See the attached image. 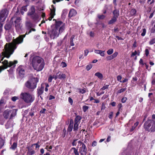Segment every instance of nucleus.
<instances>
[{
    "mask_svg": "<svg viewBox=\"0 0 155 155\" xmlns=\"http://www.w3.org/2000/svg\"><path fill=\"white\" fill-rule=\"evenodd\" d=\"M67 64H66L64 62H62L61 63V66L62 67V68H64L67 66Z\"/></svg>",
    "mask_w": 155,
    "mask_h": 155,
    "instance_id": "obj_47",
    "label": "nucleus"
},
{
    "mask_svg": "<svg viewBox=\"0 0 155 155\" xmlns=\"http://www.w3.org/2000/svg\"><path fill=\"white\" fill-rule=\"evenodd\" d=\"M117 18L113 17L109 21L108 24H111L114 23L117 21Z\"/></svg>",
    "mask_w": 155,
    "mask_h": 155,
    "instance_id": "obj_28",
    "label": "nucleus"
},
{
    "mask_svg": "<svg viewBox=\"0 0 155 155\" xmlns=\"http://www.w3.org/2000/svg\"><path fill=\"white\" fill-rule=\"evenodd\" d=\"M155 43V38L151 39L149 42V44L151 45Z\"/></svg>",
    "mask_w": 155,
    "mask_h": 155,
    "instance_id": "obj_36",
    "label": "nucleus"
},
{
    "mask_svg": "<svg viewBox=\"0 0 155 155\" xmlns=\"http://www.w3.org/2000/svg\"><path fill=\"white\" fill-rule=\"evenodd\" d=\"M17 142H14L12 145L11 147H10V148L14 150L17 148Z\"/></svg>",
    "mask_w": 155,
    "mask_h": 155,
    "instance_id": "obj_30",
    "label": "nucleus"
},
{
    "mask_svg": "<svg viewBox=\"0 0 155 155\" xmlns=\"http://www.w3.org/2000/svg\"><path fill=\"white\" fill-rule=\"evenodd\" d=\"M31 147H28L27 148L28 150V152L27 153V155H33L35 153V151L31 148Z\"/></svg>",
    "mask_w": 155,
    "mask_h": 155,
    "instance_id": "obj_17",
    "label": "nucleus"
},
{
    "mask_svg": "<svg viewBox=\"0 0 155 155\" xmlns=\"http://www.w3.org/2000/svg\"><path fill=\"white\" fill-rule=\"evenodd\" d=\"M25 35H20L16 39H13L12 42L6 43L5 45L2 55H4V57L9 58L17 48V45L23 42V38L25 37Z\"/></svg>",
    "mask_w": 155,
    "mask_h": 155,
    "instance_id": "obj_1",
    "label": "nucleus"
},
{
    "mask_svg": "<svg viewBox=\"0 0 155 155\" xmlns=\"http://www.w3.org/2000/svg\"><path fill=\"white\" fill-rule=\"evenodd\" d=\"M145 54H146V55L147 56H148V55L149 54V50L148 49H145Z\"/></svg>",
    "mask_w": 155,
    "mask_h": 155,
    "instance_id": "obj_56",
    "label": "nucleus"
},
{
    "mask_svg": "<svg viewBox=\"0 0 155 155\" xmlns=\"http://www.w3.org/2000/svg\"><path fill=\"white\" fill-rule=\"evenodd\" d=\"M78 140V139H74L72 143V145L73 146H76L77 144V143L78 142H77Z\"/></svg>",
    "mask_w": 155,
    "mask_h": 155,
    "instance_id": "obj_33",
    "label": "nucleus"
},
{
    "mask_svg": "<svg viewBox=\"0 0 155 155\" xmlns=\"http://www.w3.org/2000/svg\"><path fill=\"white\" fill-rule=\"evenodd\" d=\"M71 150V151L73 150V152L72 153V154H74L75 155H79V153L78 151V150L75 147H72Z\"/></svg>",
    "mask_w": 155,
    "mask_h": 155,
    "instance_id": "obj_23",
    "label": "nucleus"
},
{
    "mask_svg": "<svg viewBox=\"0 0 155 155\" xmlns=\"http://www.w3.org/2000/svg\"><path fill=\"white\" fill-rule=\"evenodd\" d=\"M106 108L105 104L104 103H102L101 105V110H104Z\"/></svg>",
    "mask_w": 155,
    "mask_h": 155,
    "instance_id": "obj_48",
    "label": "nucleus"
},
{
    "mask_svg": "<svg viewBox=\"0 0 155 155\" xmlns=\"http://www.w3.org/2000/svg\"><path fill=\"white\" fill-rule=\"evenodd\" d=\"M57 78L61 80H63L66 78V75L62 73L61 72H59L57 73Z\"/></svg>",
    "mask_w": 155,
    "mask_h": 155,
    "instance_id": "obj_16",
    "label": "nucleus"
},
{
    "mask_svg": "<svg viewBox=\"0 0 155 155\" xmlns=\"http://www.w3.org/2000/svg\"><path fill=\"white\" fill-rule=\"evenodd\" d=\"M32 64L34 69L37 71H41L45 66L44 60L38 56L34 57L32 61Z\"/></svg>",
    "mask_w": 155,
    "mask_h": 155,
    "instance_id": "obj_2",
    "label": "nucleus"
},
{
    "mask_svg": "<svg viewBox=\"0 0 155 155\" xmlns=\"http://www.w3.org/2000/svg\"><path fill=\"white\" fill-rule=\"evenodd\" d=\"M78 124H74L73 128V130L74 131L76 132L78 129Z\"/></svg>",
    "mask_w": 155,
    "mask_h": 155,
    "instance_id": "obj_31",
    "label": "nucleus"
},
{
    "mask_svg": "<svg viewBox=\"0 0 155 155\" xmlns=\"http://www.w3.org/2000/svg\"><path fill=\"white\" fill-rule=\"evenodd\" d=\"M44 87H43L41 85L40 87H38L37 89L38 96H40V97L41 98V99H42V98L41 95L44 92Z\"/></svg>",
    "mask_w": 155,
    "mask_h": 155,
    "instance_id": "obj_15",
    "label": "nucleus"
},
{
    "mask_svg": "<svg viewBox=\"0 0 155 155\" xmlns=\"http://www.w3.org/2000/svg\"><path fill=\"white\" fill-rule=\"evenodd\" d=\"M5 142L3 139L0 137V149H1L4 145Z\"/></svg>",
    "mask_w": 155,
    "mask_h": 155,
    "instance_id": "obj_29",
    "label": "nucleus"
},
{
    "mask_svg": "<svg viewBox=\"0 0 155 155\" xmlns=\"http://www.w3.org/2000/svg\"><path fill=\"white\" fill-rule=\"evenodd\" d=\"M75 36L74 35H72L71 37L70 38V44L71 46H73L74 45V38Z\"/></svg>",
    "mask_w": 155,
    "mask_h": 155,
    "instance_id": "obj_25",
    "label": "nucleus"
},
{
    "mask_svg": "<svg viewBox=\"0 0 155 155\" xmlns=\"http://www.w3.org/2000/svg\"><path fill=\"white\" fill-rule=\"evenodd\" d=\"M151 32L152 33H155V24L154 25V27L151 28Z\"/></svg>",
    "mask_w": 155,
    "mask_h": 155,
    "instance_id": "obj_54",
    "label": "nucleus"
},
{
    "mask_svg": "<svg viewBox=\"0 0 155 155\" xmlns=\"http://www.w3.org/2000/svg\"><path fill=\"white\" fill-rule=\"evenodd\" d=\"M118 54L117 52H115L112 55L107 57L106 59L107 60H111L116 58Z\"/></svg>",
    "mask_w": 155,
    "mask_h": 155,
    "instance_id": "obj_18",
    "label": "nucleus"
},
{
    "mask_svg": "<svg viewBox=\"0 0 155 155\" xmlns=\"http://www.w3.org/2000/svg\"><path fill=\"white\" fill-rule=\"evenodd\" d=\"M32 18L36 20L38 18V16L36 14H34L32 16Z\"/></svg>",
    "mask_w": 155,
    "mask_h": 155,
    "instance_id": "obj_53",
    "label": "nucleus"
},
{
    "mask_svg": "<svg viewBox=\"0 0 155 155\" xmlns=\"http://www.w3.org/2000/svg\"><path fill=\"white\" fill-rule=\"evenodd\" d=\"M17 63L18 61L16 60H15L13 61H10L8 62L7 60H5L2 62L3 66H0V73L2 71L5 69H6L8 67H15L16 64H17Z\"/></svg>",
    "mask_w": 155,
    "mask_h": 155,
    "instance_id": "obj_5",
    "label": "nucleus"
},
{
    "mask_svg": "<svg viewBox=\"0 0 155 155\" xmlns=\"http://www.w3.org/2000/svg\"><path fill=\"white\" fill-rule=\"evenodd\" d=\"M35 9L34 6H31L29 10V12L28 13V15H34V13L35 12Z\"/></svg>",
    "mask_w": 155,
    "mask_h": 155,
    "instance_id": "obj_21",
    "label": "nucleus"
},
{
    "mask_svg": "<svg viewBox=\"0 0 155 155\" xmlns=\"http://www.w3.org/2000/svg\"><path fill=\"white\" fill-rule=\"evenodd\" d=\"M94 75L95 76H97L100 79H102L103 78V75L102 74L99 72H97L95 73Z\"/></svg>",
    "mask_w": 155,
    "mask_h": 155,
    "instance_id": "obj_26",
    "label": "nucleus"
},
{
    "mask_svg": "<svg viewBox=\"0 0 155 155\" xmlns=\"http://www.w3.org/2000/svg\"><path fill=\"white\" fill-rule=\"evenodd\" d=\"M51 13L50 16L48 19L50 21H51L54 18V16L55 15V8L53 5H51V8H50Z\"/></svg>",
    "mask_w": 155,
    "mask_h": 155,
    "instance_id": "obj_14",
    "label": "nucleus"
},
{
    "mask_svg": "<svg viewBox=\"0 0 155 155\" xmlns=\"http://www.w3.org/2000/svg\"><path fill=\"white\" fill-rule=\"evenodd\" d=\"M32 31H35V28H32L30 30H29V31L28 32V33H27V32L26 33V34H29Z\"/></svg>",
    "mask_w": 155,
    "mask_h": 155,
    "instance_id": "obj_57",
    "label": "nucleus"
},
{
    "mask_svg": "<svg viewBox=\"0 0 155 155\" xmlns=\"http://www.w3.org/2000/svg\"><path fill=\"white\" fill-rule=\"evenodd\" d=\"M127 100V98L126 97H124L122 98L121 99V102L122 103H125L126 101Z\"/></svg>",
    "mask_w": 155,
    "mask_h": 155,
    "instance_id": "obj_50",
    "label": "nucleus"
},
{
    "mask_svg": "<svg viewBox=\"0 0 155 155\" xmlns=\"http://www.w3.org/2000/svg\"><path fill=\"white\" fill-rule=\"evenodd\" d=\"M89 107L88 106L84 105L82 107V109L84 112H86L87 110L89 109Z\"/></svg>",
    "mask_w": 155,
    "mask_h": 155,
    "instance_id": "obj_34",
    "label": "nucleus"
},
{
    "mask_svg": "<svg viewBox=\"0 0 155 155\" xmlns=\"http://www.w3.org/2000/svg\"><path fill=\"white\" fill-rule=\"evenodd\" d=\"M78 147L79 148V152L81 155H86L87 153V148L84 144L81 141H78Z\"/></svg>",
    "mask_w": 155,
    "mask_h": 155,
    "instance_id": "obj_8",
    "label": "nucleus"
},
{
    "mask_svg": "<svg viewBox=\"0 0 155 155\" xmlns=\"http://www.w3.org/2000/svg\"><path fill=\"white\" fill-rule=\"evenodd\" d=\"M17 111V109H12L10 110H6L3 113V116L6 119L8 118L11 119L16 115Z\"/></svg>",
    "mask_w": 155,
    "mask_h": 155,
    "instance_id": "obj_6",
    "label": "nucleus"
},
{
    "mask_svg": "<svg viewBox=\"0 0 155 155\" xmlns=\"http://www.w3.org/2000/svg\"><path fill=\"white\" fill-rule=\"evenodd\" d=\"M38 82L37 78H33L25 83L26 86L30 89H34L36 87L37 84Z\"/></svg>",
    "mask_w": 155,
    "mask_h": 155,
    "instance_id": "obj_7",
    "label": "nucleus"
},
{
    "mask_svg": "<svg viewBox=\"0 0 155 155\" xmlns=\"http://www.w3.org/2000/svg\"><path fill=\"white\" fill-rule=\"evenodd\" d=\"M109 86V85H106L105 86H103L102 88H101L100 90H104L105 89L107 88Z\"/></svg>",
    "mask_w": 155,
    "mask_h": 155,
    "instance_id": "obj_46",
    "label": "nucleus"
},
{
    "mask_svg": "<svg viewBox=\"0 0 155 155\" xmlns=\"http://www.w3.org/2000/svg\"><path fill=\"white\" fill-rule=\"evenodd\" d=\"M121 79H122V77H121V76L118 75L117 76V79L118 81H120V82H121Z\"/></svg>",
    "mask_w": 155,
    "mask_h": 155,
    "instance_id": "obj_51",
    "label": "nucleus"
},
{
    "mask_svg": "<svg viewBox=\"0 0 155 155\" xmlns=\"http://www.w3.org/2000/svg\"><path fill=\"white\" fill-rule=\"evenodd\" d=\"M139 63L140 64H141L142 65H143L145 64V63H144L143 62V60L142 59H140L139 61Z\"/></svg>",
    "mask_w": 155,
    "mask_h": 155,
    "instance_id": "obj_63",
    "label": "nucleus"
},
{
    "mask_svg": "<svg viewBox=\"0 0 155 155\" xmlns=\"http://www.w3.org/2000/svg\"><path fill=\"white\" fill-rule=\"evenodd\" d=\"M94 52L96 54H99L102 57H104V56L105 51H104L95 50L94 51Z\"/></svg>",
    "mask_w": 155,
    "mask_h": 155,
    "instance_id": "obj_20",
    "label": "nucleus"
},
{
    "mask_svg": "<svg viewBox=\"0 0 155 155\" xmlns=\"http://www.w3.org/2000/svg\"><path fill=\"white\" fill-rule=\"evenodd\" d=\"M130 13L131 15L133 16L136 14V11L135 9H132L130 11Z\"/></svg>",
    "mask_w": 155,
    "mask_h": 155,
    "instance_id": "obj_32",
    "label": "nucleus"
},
{
    "mask_svg": "<svg viewBox=\"0 0 155 155\" xmlns=\"http://www.w3.org/2000/svg\"><path fill=\"white\" fill-rule=\"evenodd\" d=\"M97 144V142L96 141H94L93 142V143H92V146L93 147L95 146H96Z\"/></svg>",
    "mask_w": 155,
    "mask_h": 155,
    "instance_id": "obj_59",
    "label": "nucleus"
},
{
    "mask_svg": "<svg viewBox=\"0 0 155 155\" xmlns=\"http://www.w3.org/2000/svg\"><path fill=\"white\" fill-rule=\"evenodd\" d=\"M68 101L72 105L73 102V101L72 99L70 97H68Z\"/></svg>",
    "mask_w": 155,
    "mask_h": 155,
    "instance_id": "obj_55",
    "label": "nucleus"
},
{
    "mask_svg": "<svg viewBox=\"0 0 155 155\" xmlns=\"http://www.w3.org/2000/svg\"><path fill=\"white\" fill-rule=\"evenodd\" d=\"M11 25L9 24H6L5 26V29L6 30H8L10 28Z\"/></svg>",
    "mask_w": 155,
    "mask_h": 155,
    "instance_id": "obj_39",
    "label": "nucleus"
},
{
    "mask_svg": "<svg viewBox=\"0 0 155 155\" xmlns=\"http://www.w3.org/2000/svg\"><path fill=\"white\" fill-rule=\"evenodd\" d=\"M114 52V50L113 49L111 48L108 50L107 51V53L108 55H111V54Z\"/></svg>",
    "mask_w": 155,
    "mask_h": 155,
    "instance_id": "obj_37",
    "label": "nucleus"
},
{
    "mask_svg": "<svg viewBox=\"0 0 155 155\" xmlns=\"http://www.w3.org/2000/svg\"><path fill=\"white\" fill-rule=\"evenodd\" d=\"M10 123H11L9 120L8 121V122H7V124H6V127L7 128H8L11 126V124H10Z\"/></svg>",
    "mask_w": 155,
    "mask_h": 155,
    "instance_id": "obj_43",
    "label": "nucleus"
},
{
    "mask_svg": "<svg viewBox=\"0 0 155 155\" xmlns=\"http://www.w3.org/2000/svg\"><path fill=\"white\" fill-rule=\"evenodd\" d=\"M58 30L56 28H53L48 31V34L51 39H54L57 38L59 36L60 33Z\"/></svg>",
    "mask_w": 155,
    "mask_h": 155,
    "instance_id": "obj_9",
    "label": "nucleus"
},
{
    "mask_svg": "<svg viewBox=\"0 0 155 155\" xmlns=\"http://www.w3.org/2000/svg\"><path fill=\"white\" fill-rule=\"evenodd\" d=\"M82 118L80 116H77L74 119V124H79Z\"/></svg>",
    "mask_w": 155,
    "mask_h": 155,
    "instance_id": "obj_22",
    "label": "nucleus"
},
{
    "mask_svg": "<svg viewBox=\"0 0 155 155\" xmlns=\"http://www.w3.org/2000/svg\"><path fill=\"white\" fill-rule=\"evenodd\" d=\"M136 54H137L138 55H140V52H139L138 53L136 51H135L134 52H133L132 53L131 56L132 57L133 56H135V55H136Z\"/></svg>",
    "mask_w": 155,
    "mask_h": 155,
    "instance_id": "obj_44",
    "label": "nucleus"
},
{
    "mask_svg": "<svg viewBox=\"0 0 155 155\" xmlns=\"http://www.w3.org/2000/svg\"><path fill=\"white\" fill-rule=\"evenodd\" d=\"M20 98L24 102L28 104H31L35 100L34 96L28 92H22L20 94Z\"/></svg>",
    "mask_w": 155,
    "mask_h": 155,
    "instance_id": "obj_3",
    "label": "nucleus"
},
{
    "mask_svg": "<svg viewBox=\"0 0 155 155\" xmlns=\"http://www.w3.org/2000/svg\"><path fill=\"white\" fill-rule=\"evenodd\" d=\"M21 20L20 18L18 17L15 21V28L16 30L18 31L21 28V26L20 23Z\"/></svg>",
    "mask_w": 155,
    "mask_h": 155,
    "instance_id": "obj_12",
    "label": "nucleus"
},
{
    "mask_svg": "<svg viewBox=\"0 0 155 155\" xmlns=\"http://www.w3.org/2000/svg\"><path fill=\"white\" fill-rule=\"evenodd\" d=\"M17 71L20 76L21 77L24 76L25 73V68L24 66L22 65L19 66L17 68Z\"/></svg>",
    "mask_w": 155,
    "mask_h": 155,
    "instance_id": "obj_13",
    "label": "nucleus"
},
{
    "mask_svg": "<svg viewBox=\"0 0 155 155\" xmlns=\"http://www.w3.org/2000/svg\"><path fill=\"white\" fill-rule=\"evenodd\" d=\"M52 76L50 75L48 78V81L49 82H51L52 81V80L53 79Z\"/></svg>",
    "mask_w": 155,
    "mask_h": 155,
    "instance_id": "obj_52",
    "label": "nucleus"
},
{
    "mask_svg": "<svg viewBox=\"0 0 155 155\" xmlns=\"http://www.w3.org/2000/svg\"><path fill=\"white\" fill-rule=\"evenodd\" d=\"M122 107V105L121 104V103L119 104H118V110H120V109L121 108V107Z\"/></svg>",
    "mask_w": 155,
    "mask_h": 155,
    "instance_id": "obj_64",
    "label": "nucleus"
},
{
    "mask_svg": "<svg viewBox=\"0 0 155 155\" xmlns=\"http://www.w3.org/2000/svg\"><path fill=\"white\" fill-rule=\"evenodd\" d=\"M46 110V109L45 108L42 109L40 111V112L41 113H45V111Z\"/></svg>",
    "mask_w": 155,
    "mask_h": 155,
    "instance_id": "obj_62",
    "label": "nucleus"
},
{
    "mask_svg": "<svg viewBox=\"0 0 155 155\" xmlns=\"http://www.w3.org/2000/svg\"><path fill=\"white\" fill-rule=\"evenodd\" d=\"M127 89V88H122L120 89L117 92V94L120 93L122 92H124L125 90H126Z\"/></svg>",
    "mask_w": 155,
    "mask_h": 155,
    "instance_id": "obj_35",
    "label": "nucleus"
},
{
    "mask_svg": "<svg viewBox=\"0 0 155 155\" xmlns=\"http://www.w3.org/2000/svg\"><path fill=\"white\" fill-rule=\"evenodd\" d=\"M146 29L144 28L142 29V32L141 34V35L142 36H144L145 35L146 33Z\"/></svg>",
    "mask_w": 155,
    "mask_h": 155,
    "instance_id": "obj_40",
    "label": "nucleus"
},
{
    "mask_svg": "<svg viewBox=\"0 0 155 155\" xmlns=\"http://www.w3.org/2000/svg\"><path fill=\"white\" fill-rule=\"evenodd\" d=\"M113 14L114 15V17L117 18L119 15V11L117 9H115L113 12Z\"/></svg>",
    "mask_w": 155,
    "mask_h": 155,
    "instance_id": "obj_24",
    "label": "nucleus"
},
{
    "mask_svg": "<svg viewBox=\"0 0 155 155\" xmlns=\"http://www.w3.org/2000/svg\"><path fill=\"white\" fill-rule=\"evenodd\" d=\"M89 53V51L87 50H84V54L85 56H87Z\"/></svg>",
    "mask_w": 155,
    "mask_h": 155,
    "instance_id": "obj_58",
    "label": "nucleus"
},
{
    "mask_svg": "<svg viewBox=\"0 0 155 155\" xmlns=\"http://www.w3.org/2000/svg\"><path fill=\"white\" fill-rule=\"evenodd\" d=\"M154 0H148L147 2L148 4H152V3L154 2Z\"/></svg>",
    "mask_w": 155,
    "mask_h": 155,
    "instance_id": "obj_61",
    "label": "nucleus"
},
{
    "mask_svg": "<svg viewBox=\"0 0 155 155\" xmlns=\"http://www.w3.org/2000/svg\"><path fill=\"white\" fill-rule=\"evenodd\" d=\"M143 127L145 130L148 132L155 131V122L152 120H148L145 121Z\"/></svg>",
    "mask_w": 155,
    "mask_h": 155,
    "instance_id": "obj_4",
    "label": "nucleus"
},
{
    "mask_svg": "<svg viewBox=\"0 0 155 155\" xmlns=\"http://www.w3.org/2000/svg\"><path fill=\"white\" fill-rule=\"evenodd\" d=\"M27 5H26L25 6H23L21 8V13L22 15H23L24 13V11H25V12L27 11Z\"/></svg>",
    "mask_w": 155,
    "mask_h": 155,
    "instance_id": "obj_27",
    "label": "nucleus"
},
{
    "mask_svg": "<svg viewBox=\"0 0 155 155\" xmlns=\"http://www.w3.org/2000/svg\"><path fill=\"white\" fill-rule=\"evenodd\" d=\"M73 125H69L67 129V131L69 132L72 131L73 129Z\"/></svg>",
    "mask_w": 155,
    "mask_h": 155,
    "instance_id": "obj_38",
    "label": "nucleus"
},
{
    "mask_svg": "<svg viewBox=\"0 0 155 155\" xmlns=\"http://www.w3.org/2000/svg\"><path fill=\"white\" fill-rule=\"evenodd\" d=\"M8 14V12L7 10H2L0 13V21L2 22L4 21Z\"/></svg>",
    "mask_w": 155,
    "mask_h": 155,
    "instance_id": "obj_11",
    "label": "nucleus"
},
{
    "mask_svg": "<svg viewBox=\"0 0 155 155\" xmlns=\"http://www.w3.org/2000/svg\"><path fill=\"white\" fill-rule=\"evenodd\" d=\"M56 28L59 32H62L65 29L64 24L62 21H56L55 24V26L54 27Z\"/></svg>",
    "mask_w": 155,
    "mask_h": 155,
    "instance_id": "obj_10",
    "label": "nucleus"
},
{
    "mask_svg": "<svg viewBox=\"0 0 155 155\" xmlns=\"http://www.w3.org/2000/svg\"><path fill=\"white\" fill-rule=\"evenodd\" d=\"M39 142H38L37 143H34L33 144H32L31 146V147H32L34 145H35L36 146V148H39L40 146L39 145Z\"/></svg>",
    "mask_w": 155,
    "mask_h": 155,
    "instance_id": "obj_41",
    "label": "nucleus"
},
{
    "mask_svg": "<svg viewBox=\"0 0 155 155\" xmlns=\"http://www.w3.org/2000/svg\"><path fill=\"white\" fill-rule=\"evenodd\" d=\"M18 99V97H17L14 96L12 97V100L13 101H15L16 100Z\"/></svg>",
    "mask_w": 155,
    "mask_h": 155,
    "instance_id": "obj_49",
    "label": "nucleus"
},
{
    "mask_svg": "<svg viewBox=\"0 0 155 155\" xmlns=\"http://www.w3.org/2000/svg\"><path fill=\"white\" fill-rule=\"evenodd\" d=\"M113 112H110L109 114V117L110 119H112L113 117Z\"/></svg>",
    "mask_w": 155,
    "mask_h": 155,
    "instance_id": "obj_60",
    "label": "nucleus"
},
{
    "mask_svg": "<svg viewBox=\"0 0 155 155\" xmlns=\"http://www.w3.org/2000/svg\"><path fill=\"white\" fill-rule=\"evenodd\" d=\"M92 66L91 64H90L86 66V69L87 71H89L92 68Z\"/></svg>",
    "mask_w": 155,
    "mask_h": 155,
    "instance_id": "obj_45",
    "label": "nucleus"
},
{
    "mask_svg": "<svg viewBox=\"0 0 155 155\" xmlns=\"http://www.w3.org/2000/svg\"><path fill=\"white\" fill-rule=\"evenodd\" d=\"M97 17L99 19H103L105 18V16L103 15H97Z\"/></svg>",
    "mask_w": 155,
    "mask_h": 155,
    "instance_id": "obj_42",
    "label": "nucleus"
},
{
    "mask_svg": "<svg viewBox=\"0 0 155 155\" xmlns=\"http://www.w3.org/2000/svg\"><path fill=\"white\" fill-rule=\"evenodd\" d=\"M77 12L74 9H71L69 13V16L70 17H71L77 14Z\"/></svg>",
    "mask_w": 155,
    "mask_h": 155,
    "instance_id": "obj_19",
    "label": "nucleus"
}]
</instances>
